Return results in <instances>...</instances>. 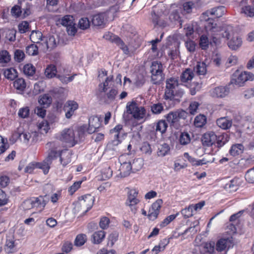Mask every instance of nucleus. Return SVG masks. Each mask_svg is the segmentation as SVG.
Masks as SVG:
<instances>
[{
    "mask_svg": "<svg viewBox=\"0 0 254 254\" xmlns=\"http://www.w3.org/2000/svg\"><path fill=\"white\" fill-rule=\"evenodd\" d=\"M86 129L84 126L79 127L76 131L71 128H65L62 131L60 139L72 147L84 138Z\"/></svg>",
    "mask_w": 254,
    "mask_h": 254,
    "instance_id": "1",
    "label": "nucleus"
},
{
    "mask_svg": "<svg viewBox=\"0 0 254 254\" xmlns=\"http://www.w3.org/2000/svg\"><path fill=\"white\" fill-rule=\"evenodd\" d=\"M94 198L91 194H86L79 197L78 200L75 202L74 209L77 212L86 213L92 207Z\"/></svg>",
    "mask_w": 254,
    "mask_h": 254,
    "instance_id": "2",
    "label": "nucleus"
},
{
    "mask_svg": "<svg viewBox=\"0 0 254 254\" xmlns=\"http://www.w3.org/2000/svg\"><path fill=\"white\" fill-rule=\"evenodd\" d=\"M151 73V80L154 84H159L165 78L163 67L162 64L157 61L152 63L150 66Z\"/></svg>",
    "mask_w": 254,
    "mask_h": 254,
    "instance_id": "3",
    "label": "nucleus"
},
{
    "mask_svg": "<svg viewBox=\"0 0 254 254\" xmlns=\"http://www.w3.org/2000/svg\"><path fill=\"white\" fill-rule=\"evenodd\" d=\"M178 80L176 78L171 77L166 80L165 99L172 100L178 93Z\"/></svg>",
    "mask_w": 254,
    "mask_h": 254,
    "instance_id": "4",
    "label": "nucleus"
},
{
    "mask_svg": "<svg viewBox=\"0 0 254 254\" xmlns=\"http://www.w3.org/2000/svg\"><path fill=\"white\" fill-rule=\"evenodd\" d=\"M188 113L184 110L171 112L166 116L167 121L176 129L180 127L179 122L181 119L185 120L188 117Z\"/></svg>",
    "mask_w": 254,
    "mask_h": 254,
    "instance_id": "5",
    "label": "nucleus"
},
{
    "mask_svg": "<svg viewBox=\"0 0 254 254\" xmlns=\"http://www.w3.org/2000/svg\"><path fill=\"white\" fill-rule=\"evenodd\" d=\"M254 80V74L247 71L240 72L237 70L233 74L232 83L238 85L240 86L247 81H253Z\"/></svg>",
    "mask_w": 254,
    "mask_h": 254,
    "instance_id": "6",
    "label": "nucleus"
},
{
    "mask_svg": "<svg viewBox=\"0 0 254 254\" xmlns=\"http://www.w3.org/2000/svg\"><path fill=\"white\" fill-rule=\"evenodd\" d=\"M126 108L127 112L128 114H131L132 117L138 121L143 119L145 117L146 111L144 108L138 107L134 102L128 103Z\"/></svg>",
    "mask_w": 254,
    "mask_h": 254,
    "instance_id": "7",
    "label": "nucleus"
},
{
    "mask_svg": "<svg viewBox=\"0 0 254 254\" xmlns=\"http://www.w3.org/2000/svg\"><path fill=\"white\" fill-rule=\"evenodd\" d=\"M123 126L121 125H118L110 130V133L114 137V139L108 143L107 147L109 149L113 150L116 149V147L121 143V140L119 138L120 134L123 133Z\"/></svg>",
    "mask_w": 254,
    "mask_h": 254,
    "instance_id": "8",
    "label": "nucleus"
},
{
    "mask_svg": "<svg viewBox=\"0 0 254 254\" xmlns=\"http://www.w3.org/2000/svg\"><path fill=\"white\" fill-rule=\"evenodd\" d=\"M229 92L230 88L226 86H219L209 91L210 96L216 98H224L228 95Z\"/></svg>",
    "mask_w": 254,
    "mask_h": 254,
    "instance_id": "9",
    "label": "nucleus"
},
{
    "mask_svg": "<svg viewBox=\"0 0 254 254\" xmlns=\"http://www.w3.org/2000/svg\"><path fill=\"white\" fill-rule=\"evenodd\" d=\"M138 192L135 190H131L128 192V197L126 202V204L130 206L131 210L133 213H135L136 208L135 205H136L139 201V199L137 198Z\"/></svg>",
    "mask_w": 254,
    "mask_h": 254,
    "instance_id": "10",
    "label": "nucleus"
},
{
    "mask_svg": "<svg viewBox=\"0 0 254 254\" xmlns=\"http://www.w3.org/2000/svg\"><path fill=\"white\" fill-rule=\"evenodd\" d=\"M162 203V199H158L151 205L147 215L150 220H154L157 217Z\"/></svg>",
    "mask_w": 254,
    "mask_h": 254,
    "instance_id": "11",
    "label": "nucleus"
},
{
    "mask_svg": "<svg viewBox=\"0 0 254 254\" xmlns=\"http://www.w3.org/2000/svg\"><path fill=\"white\" fill-rule=\"evenodd\" d=\"M101 118L98 116H91L89 119V127L86 130L88 133L91 134L98 130L101 125Z\"/></svg>",
    "mask_w": 254,
    "mask_h": 254,
    "instance_id": "12",
    "label": "nucleus"
},
{
    "mask_svg": "<svg viewBox=\"0 0 254 254\" xmlns=\"http://www.w3.org/2000/svg\"><path fill=\"white\" fill-rule=\"evenodd\" d=\"M240 6L241 7L242 13L249 17L254 16V7L252 4V0H242Z\"/></svg>",
    "mask_w": 254,
    "mask_h": 254,
    "instance_id": "13",
    "label": "nucleus"
},
{
    "mask_svg": "<svg viewBox=\"0 0 254 254\" xmlns=\"http://www.w3.org/2000/svg\"><path fill=\"white\" fill-rule=\"evenodd\" d=\"M217 135L214 132H208L204 133L201 138L203 145L207 147L213 145H215Z\"/></svg>",
    "mask_w": 254,
    "mask_h": 254,
    "instance_id": "14",
    "label": "nucleus"
},
{
    "mask_svg": "<svg viewBox=\"0 0 254 254\" xmlns=\"http://www.w3.org/2000/svg\"><path fill=\"white\" fill-rule=\"evenodd\" d=\"M78 107V104L76 102L74 101H67L64 107V110L65 112V117L67 119H70Z\"/></svg>",
    "mask_w": 254,
    "mask_h": 254,
    "instance_id": "15",
    "label": "nucleus"
},
{
    "mask_svg": "<svg viewBox=\"0 0 254 254\" xmlns=\"http://www.w3.org/2000/svg\"><path fill=\"white\" fill-rule=\"evenodd\" d=\"M225 11V7L224 6H219L212 8L210 10H207L206 12L203 13L202 17L205 20H207L209 18H206L205 16L208 17L210 15H214L217 17L222 16Z\"/></svg>",
    "mask_w": 254,
    "mask_h": 254,
    "instance_id": "16",
    "label": "nucleus"
},
{
    "mask_svg": "<svg viewBox=\"0 0 254 254\" xmlns=\"http://www.w3.org/2000/svg\"><path fill=\"white\" fill-rule=\"evenodd\" d=\"M233 243L232 238L221 239L216 244V250L219 252L224 251L227 248H229Z\"/></svg>",
    "mask_w": 254,
    "mask_h": 254,
    "instance_id": "17",
    "label": "nucleus"
},
{
    "mask_svg": "<svg viewBox=\"0 0 254 254\" xmlns=\"http://www.w3.org/2000/svg\"><path fill=\"white\" fill-rule=\"evenodd\" d=\"M182 5V13L183 14H190L192 12V10L194 7H198L196 6V3L193 0H185Z\"/></svg>",
    "mask_w": 254,
    "mask_h": 254,
    "instance_id": "18",
    "label": "nucleus"
},
{
    "mask_svg": "<svg viewBox=\"0 0 254 254\" xmlns=\"http://www.w3.org/2000/svg\"><path fill=\"white\" fill-rule=\"evenodd\" d=\"M105 15L103 13L94 15L92 19V24L94 26L104 27L105 25Z\"/></svg>",
    "mask_w": 254,
    "mask_h": 254,
    "instance_id": "19",
    "label": "nucleus"
},
{
    "mask_svg": "<svg viewBox=\"0 0 254 254\" xmlns=\"http://www.w3.org/2000/svg\"><path fill=\"white\" fill-rule=\"evenodd\" d=\"M119 171L122 177H126L129 175L132 171L130 162H124L121 164Z\"/></svg>",
    "mask_w": 254,
    "mask_h": 254,
    "instance_id": "20",
    "label": "nucleus"
},
{
    "mask_svg": "<svg viewBox=\"0 0 254 254\" xmlns=\"http://www.w3.org/2000/svg\"><path fill=\"white\" fill-rule=\"evenodd\" d=\"M216 123L220 128L223 129H227L232 126V121L226 117H223L217 119Z\"/></svg>",
    "mask_w": 254,
    "mask_h": 254,
    "instance_id": "21",
    "label": "nucleus"
},
{
    "mask_svg": "<svg viewBox=\"0 0 254 254\" xmlns=\"http://www.w3.org/2000/svg\"><path fill=\"white\" fill-rule=\"evenodd\" d=\"M224 188L226 191L229 192L236 191L239 188L238 180L235 179L231 180L225 185Z\"/></svg>",
    "mask_w": 254,
    "mask_h": 254,
    "instance_id": "22",
    "label": "nucleus"
},
{
    "mask_svg": "<svg viewBox=\"0 0 254 254\" xmlns=\"http://www.w3.org/2000/svg\"><path fill=\"white\" fill-rule=\"evenodd\" d=\"M233 34L234 29L231 25L225 24L222 27L220 30V34L223 38L228 39Z\"/></svg>",
    "mask_w": 254,
    "mask_h": 254,
    "instance_id": "23",
    "label": "nucleus"
},
{
    "mask_svg": "<svg viewBox=\"0 0 254 254\" xmlns=\"http://www.w3.org/2000/svg\"><path fill=\"white\" fill-rule=\"evenodd\" d=\"M229 140V136L226 133L217 135V138L215 141V146L218 148L223 146Z\"/></svg>",
    "mask_w": 254,
    "mask_h": 254,
    "instance_id": "24",
    "label": "nucleus"
},
{
    "mask_svg": "<svg viewBox=\"0 0 254 254\" xmlns=\"http://www.w3.org/2000/svg\"><path fill=\"white\" fill-rule=\"evenodd\" d=\"M194 76L193 71L190 68H187L183 71L180 76L181 81L182 82H187L191 80Z\"/></svg>",
    "mask_w": 254,
    "mask_h": 254,
    "instance_id": "25",
    "label": "nucleus"
},
{
    "mask_svg": "<svg viewBox=\"0 0 254 254\" xmlns=\"http://www.w3.org/2000/svg\"><path fill=\"white\" fill-rule=\"evenodd\" d=\"M60 161L63 166H66L71 161V154L66 150H62L60 154Z\"/></svg>",
    "mask_w": 254,
    "mask_h": 254,
    "instance_id": "26",
    "label": "nucleus"
},
{
    "mask_svg": "<svg viewBox=\"0 0 254 254\" xmlns=\"http://www.w3.org/2000/svg\"><path fill=\"white\" fill-rule=\"evenodd\" d=\"M105 236V232L103 230L95 232L92 235V242L94 244H99L102 242Z\"/></svg>",
    "mask_w": 254,
    "mask_h": 254,
    "instance_id": "27",
    "label": "nucleus"
},
{
    "mask_svg": "<svg viewBox=\"0 0 254 254\" xmlns=\"http://www.w3.org/2000/svg\"><path fill=\"white\" fill-rule=\"evenodd\" d=\"M242 44L241 38L238 37H233L230 41L228 43L229 47L232 50H237L238 49Z\"/></svg>",
    "mask_w": 254,
    "mask_h": 254,
    "instance_id": "28",
    "label": "nucleus"
},
{
    "mask_svg": "<svg viewBox=\"0 0 254 254\" xmlns=\"http://www.w3.org/2000/svg\"><path fill=\"white\" fill-rule=\"evenodd\" d=\"M169 18L170 21L172 22H179L180 27H182L183 21L182 20L180 16L179 11H178V10L176 9L173 10L170 13L169 16Z\"/></svg>",
    "mask_w": 254,
    "mask_h": 254,
    "instance_id": "29",
    "label": "nucleus"
},
{
    "mask_svg": "<svg viewBox=\"0 0 254 254\" xmlns=\"http://www.w3.org/2000/svg\"><path fill=\"white\" fill-rule=\"evenodd\" d=\"M57 70L54 64H50L47 66L45 70V75L48 78H51L56 76Z\"/></svg>",
    "mask_w": 254,
    "mask_h": 254,
    "instance_id": "30",
    "label": "nucleus"
},
{
    "mask_svg": "<svg viewBox=\"0 0 254 254\" xmlns=\"http://www.w3.org/2000/svg\"><path fill=\"white\" fill-rule=\"evenodd\" d=\"M31 199L32 201V207L44 208L46 204V202L42 196L33 198Z\"/></svg>",
    "mask_w": 254,
    "mask_h": 254,
    "instance_id": "31",
    "label": "nucleus"
},
{
    "mask_svg": "<svg viewBox=\"0 0 254 254\" xmlns=\"http://www.w3.org/2000/svg\"><path fill=\"white\" fill-rule=\"evenodd\" d=\"M52 102V98L51 96L47 94L41 96L39 99V103L43 105L44 108L49 107Z\"/></svg>",
    "mask_w": 254,
    "mask_h": 254,
    "instance_id": "32",
    "label": "nucleus"
},
{
    "mask_svg": "<svg viewBox=\"0 0 254 254\" xmlns=\"http://www.w3.org/2000/svg\"><path fill=\"white\" fill-rule=\"evenodd\" d=\"M244 149V147L241 144H237L235 145H233L230 151V154L233 156H235L241 154L243 152Z\"/></svg>",
    "mask_w": 254,
    "mask_h": 254,
    "instance_id": "33",
    "label": "nucleus"
},
{
    "mask_svg": "<svg viewBox=\"0 0 254 254\" xmlns=\"http://www.w3.org/2000/svg\"><path fill=\"white\" fill-rule=\"evenodd\" d=\"M42 33L39 31H33L30 35V39L33 43H38L40 41L43 40Z\"/></svg>",
    "mask_w": 254,
    "mask_h": 254,
    "instance_id": "34",
    "label": "nucleus"
},
{
    "mask_svg": "<svg viewBox=\"0 0 254 254\" xmlns=\"http://www.w3.org/2000/svg\"><path fill=\"white\" fill-rule=\"evenodd\" d=\"M3 74L5 78L11 80H14L17 76L16 70L13 68L6 69Z\"/></svg>",
    "mask_w": 254,
    "mask_h": 254,
    "instance_id": "35",
    "label": "nucleus"
},
{
    "mask_svg": "<svg viewBox=\"0 0 254 254\" xmlns=\"http://www.w3.org/2000/svg\"><path fill=\"white\" fill-rule=\"evenodd\" d=\"M179 140L181 145H186L188 144L191 140L190 134L187 132H181Z\"/></svg>",
    "mask_w": 254,
    "mask_h": 254,
    "instance_id": "36",
    "label": "nucleus"
},
{
    "mask_svg": "<svg viewBox=\"0 0 254 254\" xmlns=\"http://www.w3.org/2000/svg\"><path fill=\"white\" fill-rule=\"evenodd\" d=\"M168 127V124L164 120H160L156 124V131L159 132L161 134L164 133Z\"/></svg>",
    "mask_w": 254,
    "mask_h": 254,
    "instance_id": "37",
    "label": "nucleus"
},
{
    "mask_svg": "<svg viewBox=\"0 0 254 254\" xmlns=\"http://www.w3.org/2000/svg\"><path fill=\"white\" fill-rule=\"evenodd\" d=\"M35 67L31 64H25L23 68L24 73L27 76H32L35 73Z\"/></svg>",
    "mask_w": 254,
    "mask_h": 254,
    "instance_id": "38",
    "label": "nucleus"
},
{
    "mask_svg": "<svg viewBox=\"0 0 254 254\" xmlns=\"http://www.w3.org/2000/svg\"><path fill=\"white\" fill-rule=\"evenodd\" d=\"M13 86L20 92L23 91L26 87V83L23 78H18L13 82Z\"/></svg>",
    "mask_w": 254,
    "mask_h": 254,
    "instance_id": "39",
    "label": "nucleus"
},
{
    "mask_svg": "<svg viewBox=\"0 0 254 254\" xmlns=\"http://www.w3.org/2000/svg\"><path fill=\"white\" fill-rule=\"evenodd\" d=\"M170 146L167 143L161 145L158 149L157 154L159 156L163 157L167 155L170 151Z\"/></svg>",
    "mask_w": 254,
    "mask_h": 254,
    "instance_id": "40",
    "label": "nucleus"
},
{
    "mask_svg": "<svg viewBox=\"0 0 254 254\" xmlns=\"http://www.w3.org/2000/svg\"><path fill=\"white\" fill-rule=\"evenodd\" d=\"M118 94V91L115 89H111L109 92L107 93L106 95V98L104 99L105 102L107 103H110V102L113 101L117 95Z\"/></svg>",
    "mask_w": 254,
    "mask_h": 254,
    "instance_id": "41",
    "label": "nucleus"
},
{
    "mask_svg": "<svg viewBox=\"0 0 254 254\" xmlns=\"http://www.w3.org/2000/svg\"><path fill=\"white\" fill-rule=\"evenodd\" d=\"M206 119L205 116L199 115L194 119V125L197 127H201L206 123Z\"/></svg>",
    "mask_w": 254,
    "mask_h": 254,
    "instance_id": "42",
    "label": "nucleus"
},
{
    "mask_svg": "<svg viewBox=\"0 0 254 254\" xmlns=\"http://www.w3.org/2000/svg\"><path fill=\"white\" fill-rule=\"evenodd\" d=\"M196 73L198 75H204L206 73V64L205 62H199L195 68Z\"/></svg>",
    "mask_w": 254,
    "mask_h": 254,
    "instance_id": "43",
    "label": "nucleus"
},
{
    "mask_svg": "<svg viewBox=\"0 0 254 254\" xmlns=\"http://www.w3.org/2000/svg\"><path fill=\"white\" fill-rule=\"evenodd\" d=\"M109 81L105 79V81L99 84L98 90L96 93L99 98H101L102 93H105L107 90L109 85Z\"/></svg>",
    "mask_w": 254,
    "mask_h": 254,
    "instance_id": "44",
    "label": "nucleus"
},
{
    "mask_svg": "<svg viewBox=\"0 0 254 254\" xmlns=\"http://www.w3.org/2000/svg\"><path fill=\"white\" fill-rule=\"evenodd\" d=\"M90 24V21L87 17H82L79 19L78 26L80 29L86 30L89 28Z\"/></svg>",
    "mask_w": 254,
    "mask_h": 254,
    "instance_id": "45",
    "label": "nucleus"
},
{
    "mask_svg": "<svg viewBox=\"0 0 254 254\" xmlns=\"http://www.w3.org/2000/svg\"><path fill=\"white\" fill-rule=\"evenodd\" d=\"M143 164V161L141 159L137 158L134 159L132 163L131 164L132 171L136 172L140 170L142 168Z\"/></svg>",
    "mask_w": 254,
    "mask_h": 254,
    "instance_id": "46",
    "label": "nucleus"
},
{
    "mask_svg": "<svg viewBox=\"0 0 254 254\" xmlns=\"http://www.w3.org/2000/svg\"><path fill=\"white\" fill-rule=\"evenodd\" d=\"M52 163L49 161H46L45 159L42 163H37V168L41 169L43 170L44 173L47 174L49 172L50 165Z\"/></svg>",
    "mask_w": 254,
    "mask_h": 254,
    "instance_id": "47",
    "label": "nucleus"
},
{
    "mask_svg": "<svg viewBox=\"0 0 254 254\" xmlns=\"http://www.w3.org/2000/svg\"><path fill=\"white\" fill-rule=\"evenodd\" d=\"M26 53L30 56H35L38 53V47L35 44H31L26 47Z\"/></svg>",
    "mask_w": 254,
    "mask_h": 254,
    "instance_id": "48",
    "label": "nucleus"
},
{
    "mask_svg": "<svg viewBox=\"0 0 254 254\" xmlns=\"http://www.w3.org/2000/svg\"><path fill=\"white\" fill-rule=\"evenodd\" d=\"M17 137L22 140L24 143H28L30 139L31 138V135L29 132H17L15 134Z\"/></svg>",
    "mask_w": 254,
    "mask_h": 254,
    "instance_id": "49",
    "label": "nucleus"
},
{
    "mask_svg": "<svg viewBox=\"0 0 254 254\" xmlns=\"http://www.w3.org/2000/svg\"><path fill=\"white\" fill-rule=\"evenodd\" d=\"M86 241V236L85 234L78 235L74 241V245L76 246H81L84 244Z\"/></svg>",
    "mask_w": 254,
    "mask_h": 254,
    "instance_id": "50",
    "label": "nucleus"
},
{
    "mask_svg": "<svg viewBox=\"0 0 254 254\" xmlns=\"http://www.w3.org/2000/svg\"><path fill=\"white\" fill-rule=\"evenodd\" d=\"M209 42L206 35H202L200 37L199 45L202 50H206L208 48Z\"/></svg>",
    "mask_w": 254,
    "mask_h": 254,
    "instance_id": "51",
    "label": "nucleus"
},
{
    "mask_svg": "<svg viewBox=\"0 0 254 254\" xmlns=\"http://www.w3.org/2000/svg\"><path fill=\"white\" fill-rule=\"evenodd\" d=\"M73 18L70 15H65L61 19V24L67 27V26L74 23Z\"/></svg>",
    "mask_w": 254,
    "mask_h": 254,
    "instance_id": "52",
    "label": "nucleus"
},
{
    "mask_svg": "<svg viewBox=\"0 0 254 254\" xmlns=\"http://www.w3.org/2000/svg\"><path fill=\"white\" fill-rule=\"evenodd\" d=\"M38 129L41 133L44 134L47 133L49 127L47 121H43L38 125Z\"/></svg>",
    "mask_w": 254,
    "mask_h": 254,
    "instance_id": "53",
    "label": "nucleus"
},
{
    "mask_svg": "<svg viewBox=\"0 0 254 254\" xmlns=\"http://www.w3.org/2000/svg\"><path fill=\"white\" fill-rule=\"evenodd\" d=\"M10 60V56L7 51H2L0 52V63H7Z\"/></svg>",
    "mask_w": 254,
    "mask_h": 254,
    "instance_id": "54",
    "label": "nucleus"
},
{
    "mask_svg": "<svg viewBox=\"0 0 254 254\" xmlns=\"http://www.w3.org/2000/svg\"><path fill=\"white\" fill-rule=\"evenodd\" d=\"M215 246V244L214 242H210L204 244L203 247L206 252L209 254H212L214 252Z\"/></svg>",
    "mask_w": 254,
    "mask_h": 254,
    "instance_id": "55",
    "label": "nucleus"
},
{
    "mask_svg": "<svg viewBox=\"0 0 254 254\" xmlns=\"http://www.w3.org/2000/svg\"><path fill=\"white\" fill-rule=\"evenodd\" d=\"M58 3V0H47L46 8L49 11H56L57 9L54 7L57 5Z\"/></svg>",
    "mask_w": 254,
    "mask_h": 254,
    "instance_id": "56",
    "label": "nucleus"
},
{
    "mask_svg": "<svg viewBox=\"0 0 254 254\" xmlns=\"http://www.w3.org/2000/svg\"><path fill=\"white\" fill-rule=\"evenodd\" d=\"M60 153L55 149H51L46 158V161H49L52 163V161L56 159L58 156H60Z\"/></svg>",
    "mask_w": 254,
    "mask_h": 254,
    "instance_id": "57",
    "label": "nucleus"
},
{
    "mask_svg": "<svg viewBox=\"0 0 254 254\" xmlns=\"http://www.w3.org/2000/svg\"><path fill=\"white\" fill-rule=\"evenodd\" d=\"M30 114V110L29 107H24L20 108L18 113V116L20 118L24 119L29 117Z\"/></svg>",
    "mask_w": 254,
    "mask_h": 254,
    "instance_id": "58",
    "label": "nucleus"
},
{
    "mask_svg": "<svg viewBox=\"0 0 254 254\" xmlns=\"http://www.w3.org/2000/svg\"><path fill=\"white\" fill-rule=\"evenodd\" d=\"M14 246V241L13 240H6L4 250L8 254L11 253Z\"/></svg>",
    "mask_w": 254,
    "mask_h": 254,
    "instance_id": "59",
    "label": "nucleus"
},
{
    "mask_svg": "<svg viewBox=\"0 0 254 254\" xmlns=\"http://www.w3.org/2000/svg\"><path fill=\"white\" fill-rule=\"evenodd\" d=\"M30 29L29 24L28 22L24 21L18 25V30L20 33H24Z\"/></svg>",
    "mask_w": 254,
    "mask_h": 254,
    "instance_id": "60",
    "label": "nucleus"
},
{
    "mask_svg": "<svg viewBox=\"0 0 254 254\" xmlns=\"http://www.w3.org/2000/svg\"><path fill=\"white\" fill-rule=\"evenodd\" d=\"M47 49H53L56 47L57 43L54 36H50L46 41Z\"/></svg>",
    "mask_w": 254,
    "mask_h": 254,
    "instance_id": "61",
    "label": "nucleus"
},
{
    "mask_svg": "<svg viewBox=\"0 0 254 254\" xmlns=\"http://www.w3.org/2000/svg\"><path fill=\"white\" fill-rule=\"evenodd\" d=\"M192 212L193 205H190L188 207L182 210L181 213L185 218H189L192 216Z\"/></svg>",
    "mask_w": 254,
    "mask_h": 254,
    "instance_id": "62",
    "label": "nucleus"
},
{
    "mask_svg": "<svg viewBox=\"0 0 254 254\" xmlns=\"http://www.w3.org/2000/svg\"><path fill=\"white\" fill-rule=\"evenodd\" d=\"M140 150L143 153L148 155H150L152 153V149L150 145L146 142L142 144Z\"/></svg>",
    "mask_w": 254,
    "mask_h": 254,
    "instance_id": "63",
    "label": "nucleus"
},
{
    "mask_svg": "<svg viewBox=\"0 0 254 254\" xmlns=\"http://www.w3.org/2000/svg\"><path fill=\"white\" fill-rule=\"evenodd\" d=\"M246 180L251 183H254V168L249 170L246 175Z\"/></svg>",
    "mask_w": 254,
    "mask_h": 254,
    "instance_id": "64",
    "label": "nucleus"
}]
</instances>
